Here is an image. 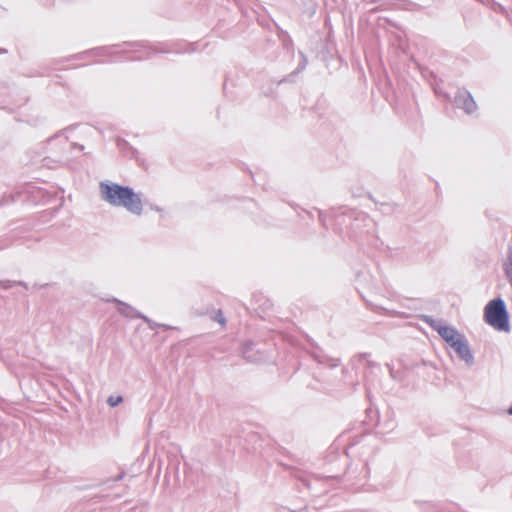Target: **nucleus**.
I'll return each mask as SVG.
<instances>
[{"instance_id": "f257e3e1", "label": "nucleus", "mask_w": 512, "mask_h": 512, "mask_svg": "<svg viewBox=\"0 0 512 512\" xmlns=\"http://www.w3.org/2000/svg\"><path fill=\"white\" fill-rule=\"evenodd\" d=\"M99 193L101 199L113 207L123 208L136 216L143 214L141 195L128 186H121L113 182H101Z\"/></svg>"}, {"instance_id": "f03ea898", "label": "nucleus", "mask_w": 512, "mask_h": 512, "mask_svg": "<svg viewBox=\"0 0 512 512\" xmlns=\"http://www.w3.org/2000/svg\"><path fill=\"white\" fill-rule=\"evenodd\" d=\"M431 327L438 332L441 338L454 350L460 360L467 365L474 363V356L465 335L455 327L439 321L431 323Z\"/></svg>"}, {"instance_id": "7ed1b4c3", "label": "nucleus", "mask_w": 512, "mask_h": 512, "mask_svg": "<svg viewBox=\"0 0 512 512\" xmlns=\"http://www.w3.org/2000/svg\"><path fill=\"white\" fill-rule=\"evenodd\" d=\"M484 319L495 330L507 332L510 329L506 305L500 298L487 303L484 309Z\"/></svg>"}, {"instance_id": "20e7f679", "label": "nucleus", "mask_w": 512, "mask_h": 512, "mask_svg": "<svg viewBox=\"0 0 512 512\" xmlns=\"http://www.w3.org/2000/svg\"><path fill=\"white\" fill-rule=\"evenodd\" d=\"M457 104L468 114H473L477 110L476 102L467 91H462L458 94Z\"/></svg>"}, {"instance_id": "39448f33", "label": "nucleus", "mask_w": 512, "mask_h": 512, "mask_svg": "<svg viewBox=\"0 0 512 512\" xmlns=\"http://www.w3.org/2000/svg\"><path fill=\"white\" fill-rule=\"evenodd\" d=\"M113 302L117 304V311L127 317H140L144 319L146 322H148V319L144 316H142L139 312H137L133 307L130 305L121 302L117 299H114Z\"/></svg>"}, {"instance_id": "423d86ee", "label": "nucleus", "mask_w": 512, "mask_h": 512, "mask_svg": "<svg viewBox=\"0 0 512 512\" xmlns=\"http://www.w3.org/2000/svg\"><path fill=\"white\" fill-rule=\"evenodd\" d=\"M123 401V398L121 396H110L107 399V403L111 407H115L119 405Z\"/></svg>"}, {"instance_id": "0eeeda50", "label": "nucleus", "mask_w": 512, "mask_h": 512, "mask_svg": "<svg viewBox=\"0 0 512 512\" xmlns=\"http://www.w3.org/2000/svg\"><path fill=\"white\" fill-rule=\"evenodd\" d=\"M217 321H218L220 324H222V325H224V324H225V319H224L221 315H219V318L217 319Z\"/></svg>"}, {"instance_id": "6e6552de", "label": "nucleus", "mask_w": 512, "mask_h": 512, "mask_svg": "<svg viewBox=\"0 0 512 512\" xmlns=\"http://www.w3.org/2000/svg\"><path fill=\"white\" fill-rule=\"evenodd\" d=\"M508 414L512 416V405L508 409Z\"/></svg>"}]
</instances>
